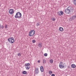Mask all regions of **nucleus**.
I'll list each match as a JSON object with an SVG mask.
<instances>
[{
  "label": "nucleus",
  "mask_w": 76,
  "mask_h": 76,
  "mask_svg": "<svg viewBox=\"0 0 76 76\" xmlns=\"http://www.w3.org/2000/svg\"><path fill=\"white\" fill-rule=\"evenodd\" d=\"M38 46L40 48H41L42 47V45L40 43H39L38 45Z\"/></svg>",
  "instance_id": "obj_18"
},
{
  "label": "nucleus",
  "mask_w": 76,
  "mask_h": 76,
  "mask_svg": "<svg viewBox=\"0 0 76 76\" xmlns=\"http://www.w3.org/2000/svg\"><path fill=\"white\" fill-rule=\"evenodd\" d=\"M22 17V14L20 12H18L16 13L15 15V18H18V19H21Z\"/></svg>",
  "instance_id": "obj_1"
},
{
  "label": "nucleus",
  "mask_w": 76,
  "mask_h": 76,
  "mask_svg": "<svg viewBox=\"0 0 76 76\" xmlns=\"http://www.w3.org/2000/svg\"><path fill=\"white\" fill-rule=\"evenodd\" d=\"M18 56H19V57H20L21 56V53H18Z\"/></svg>",
  "instance_id": "obj_21"
},
{
  "label": "nucleus",
  "mask_w": 76,
  "mask_h": 76,
  "mask_svg": "<svg viewBox=\"0 0 76 76\" xmlns=\"http://www.w3.org/2000/svg\"><path fill=\"white\" fill-rule=\"evenodd\" d=\"M8 27H7V25H5V28H7Z\"/></svg>",
  "instance_id": "obj_27"
},
{
  "label": "nucleus",
  "mask_w": 76,
  "mask_h": 76,
  "mask_svg": "<svg viewBox=\"0 0 76 76\" xmlns=\"http://www.w3.org/2000/svg\"><path fill=\"white\" fill-rule=\"evenodd\" d=\"M50 63H53V59H51L50 60Z\"/></svg>",
  "instance_id": "obj_16"
},
{
  "label": "nucleus",
  "mask_w": 76,
  "mask_h": 76,
  "mask_svg": "<svg viewBox=\"0 0 76 76\" xmlns=\"http://www.w3.org/2000/svg\"><path fill=\"white\" fill-rule=\"evenodd\" d=\"M52 20H53V21H55L56 20V18H53L51 19Z\"/></svg>",
  "instance_id": "obj_22"
},
{
  "label": "nucleus",
  "mask_w": 76,
  "mask_h": 76,
  "mask_svg": "<svg viewBox=\"0 0 76 76\" xmlns=\"http://www.w3.org/2000/svg\"><path fill=\"white\" fill-rule=\"evenodd\" d=\"M8 41L11 44H13L15 42V39L13 37H11L8 39Z\"/></svg>",
  "instance_id": "obj_2"
},
{
  "label": "nucleus",
  "mask_w": 76,
  "mask_h": 76,
  "mask_svg": "<svg viewBox=\"0 0 76 76\" xmlns=\"http://www.w3.org/2000/svg\"><path fill=\"white\" fill-rule=\"evenodd\" d=\"M59 30L60 31H63V28L62 27H60L59 29Z\"/></svg>",
  "instance_id": "obj_13"
},
{
  "label": "nucleus",
  "mask_w": 76,
  "mask_h": 76,
  "mask_svg": "<svg viewBox=\"0 0 76 76\" xmlns=\"http://www.w3.org/2000/svg\"><path fill=\"white\" fill-rule=\"evenodd\" d=\"M59 67L60 69H63L64 67V64L62 62H61L59 64Z\"/></svg>",
  "instance_id": "obj_5"
},
{
  "label": "nucleus",
  "mask_w": 76,
  "mask_h": 76,
  "mask_svg": "<svg viewBox=\"0 0 76 76\" xmlns=\"http://www.w3.org/2000/svg\"><path fill=\"white\" fill-rule=\"evenodd\" d=\"M68 69H69V68H70V66H68Z\"/></svg>",
  "instance_id": "obj_30"
},
{
  "label": "nucleus",
  "mask_w": 76,
  "mask_h": 76,
  "mask_svg": "<svg viewBox=\"0 0 76 76\" xmlns=\"http://www.w3.org/2000/svg\"><path fill=\"white\" fill-rule=\"evenodd\" d=\"M43 63H46V61L45 59L43 60Z\"/></svg>",
  "instance_id": "obj_24"
},
{
  "label": "nucleus",
  "mask_w": 76,
  "mask_h": 76,
  "mask_svg": "<svg viewBox=\"0 0 76 76\" xmlns=\"http://www.w3.org/2000/svg\"><path fill=\"white\" fill-rule=\"evenodd\" d=\"M40 70L42 72H44V67L43 66H42L40 67Z\"/></svg>",
  "instance_id": "obj_11"
},
{
  "label": "nucleus",
  "mask_w": 76,
  "mask_h": 76,
  "mask_svg": "<svg viewBox=\"0 0 76 76\" xmlns=\"http://www.w3.org/2000/svg\"><path fill=\"white\" fill-rule=\"evenodd\" d=\"M71 67L72 68H75L76 67V65L75 64H72L71 65Z\"/></svg>",
  "instance_id": "obj_12"
},
{
  "label": "nucleus",
  "mask_w": 76,
  "mask_h": 76,
  "mask_svg": "<svg viewBox=\"0 0 76 76\" xmlns=\"http://www.w3.org/2000/svg\"><path fill=\"white\" fill-rule=\"evenodd\" d=\"M35 30H31L29 32V37H32V36L35 34Z\"/></svg>",
  "instance_id": "obj_3"
},
{
  "label": "nucleus",
  "mask_w": 76,
  "mask_h": 76,
  "mask_svg": "<svg viewBox=\"0 0 76 76\" xmlns=\"http://www.w3.org/2000/svg\"><path fill=\"white\" fill-rule=\"evenodd\" d=\"M37 62L38 63H40V60H38Z\"/></svg>",
  "instance_id": "obj_29"
},
{
  "label": "nucleus",
  "mask_w": 76,
  "mask_h": 76,
  "mask_svg": "<svg viewBox=\"0 0 76 76\" xmlns=\"http://www.w3.org/2000/svg\"><path fill=\"white\" fill-rule=\"evenodd\" d=\"M57 14L58 15H59V16H61V15H63L64 14V13L63 11H61L60 12H58Z\"/></svg>",
  "instance_id": "obj_10"
},
{
  "label": "nucleus",
  "mask_w": 76,
  "mask_h": 76,
  "mask_svg": "<svg viewBox=\"0 0 76 76\" xmlns=\"http://www.w3.org/2000/svg\"><path fill=\"white\" fill-rule=\"evenodd\" d=\"M47 56H48V54H47V53H45L44 54V56H45V57H47Z\"/></svg>",
  "instance_id": "obj_23"
},
{
  "label": "nucleus",
  "mask_w": 76,
  "mask_h": 76,
  "mask_svg": "<svg viewBox=\"0 0 76 76\" xmlns=\"http://www.w3.org/2000/svg\"><path fill=\"white\" fill-rule=\"evenodd\" d=\"M0 29H4V26L3 25H1L0 24Z\"/></svg>",
  "instance_id": "obj_15"
},
{
  "label": "nucleus",
  "mask_w": 76,
  "mask_h": 76,
  "mask_svg": "<svg viewBox=\"0 0 76 76\" xmlns=\"http://www.w3.org/2000/svg\"><path fill=\"white\" fill-rule=\"evenodd\" d=\"M51 76H55V75L54 74H52L51 75Z\"/></svg>",
  "instance_id": "obj_28"
},
{
  "label": "nucleus",
  "mask_w": 76,
  "mask_h": 76,
  "mask_svg": "<svg viewBox=\"0 0 76 76\" xmlns=\"http://www.w3.org/2000/svg\"><path fill=\"white\" fill-rule=\"evenodd\" d=\"M22 74L24 75H26V74H27V72L24 71L22 72Z\"/></svg>",
  "instance_id": "obj_14"
},
{
  "label": "nucleus",
  "mask_w": 76,
  "mask_h": 76,
  "mask_svg": "<svg viewBox=\"0 0 76 76\" xmlns=\"http://www.w3.org/2000/svg\"><path fill=\"white\" fill-rule=\"evenodd\" d=\"M76 18V16H73L71 17L69 19V21H72V20H73L75 19Z\"/></svg>",
  "instance_id": "obj_6"
},
{
  "label": "nucleus",
  "mask_w": 76,
  "mask_h": 76,
  "mask_svg": "<svg viewBox=\"0 0 76 76\" xmlns=\"http://www.w3.org/2000/svg\"><path fill=\"white\" fill-rule=\"evenodd\" d=\"M67 9V13H68V14H70V10H71V8H70V7H68Z\"/></svg>",
  "instance_id": "obj_8"
},
{
  "label": "nucleus",
  "mask_w": 76,
  "mask_h": 76,
  "mask_svg": "<svg viewBox=\"0 0 76 76\" xmlns=\"http://www.w3.org/2000/svg\"><path fill=\"white\" fill-rule=\"evenodd\" d=\"M9 13L10 15H12L13 13H14V10L12 9H10L9 11Z\"/></svg>",
  "instance_id": "obj_9"
},
{
  "label": "nucleus",
  "mask_w": 76,
  "mask_h": 76,
  "mask_svg": "<svg viewBox=\"0 0 76 76\" xmlns=\"http://www.w3.org/2000/svg\"><path fill=\"white\" fill-rule=\"evenodd\" d=\"M73 2L74 4L76 5V0H74Z\"/></svg>",
  "instance_id": "obj_17"
},
{
  "label": "nucleus",
  "mask_w": 76,
  "mask_h": 76,
  "mask_svg": "<svg viewBox=\"0 0 76 76\" xmlns=\"http://www.w3.org/2000/svg\"><path fill=\"white\" fill-rule=\"evenodd\" d=\"M37 26H39V25H40V23H37L36 24Z\"/></svg>",
  "instance_id": "obj_20"
},
{
  "label": "nucleus",
  "mask_w": 76,
  "mask_h": 76,
  "mask_svg": "<svg viewBox=\"0 0 76 76\" xmlns=\"http://www.w3.org/2000/svg\"><path fill=\"white\" fill-rule=\"evenodd\" d=\"M34 73L36 75L38 74V73H39V69L38 68H37L35 69Z\"/></svg>",
  "instance_id": "obj_7"
},
{
  "label": "nucleus",
  "mask_w": 76,
  "mask_h": 76,
  "mask_svg": "<svg viewBox=\"0 0 76 76\" xmlns=\"http://www.w3.org/2000/svg\"><path fill=\"white\" fill-rule=\"evenodd\" d=\"M49 75H51L53 73V72L51 71H50L49 72Z\"/></svg>",
  "instance_id": "obj_19"
},
{
  "label": "nucleus",
  "mask_w": 76,
  "mask_h": 76,
  "mask_svg": "<svg viewBox=\"0 0 76 76\" xmlns=\"http://www.w3.org/2000/svg\"><path fill=\"white\" fill-rule=\"evenodd\" d=\"M32 42L33 43H35V42H36V41H35V40H32Z\"/></svg>",
  "instance_id": "obj_25"
},
{
  "label": "nucleus",
  "mask_w": 76,
  "mask_h": 76,
  "mask_svg": "<svg viewBox=\"0 0 76 76\" xmlns=\"http://www.w3.org/2000/svg\"><path fill=\"white\" fill-rule=\"evenodd\" d=\"M30 64L28 63L25 64V66L26 70H29L30 68Z\"/></svg>",
  "instance_id": "obj_4"
},
{
  "label": "nucleus",
  "mask_w": 76,
  "mask_h": 76,
  "mask_svg": "<svg viewBox=\"0 0 76 76\" xmlns=\"http://www.w3.org/2000/svg\"><path fill=\"white\" fill-rule=\"evenodd\" d=\"M65 12L66 13V12H67V9H65Z\"/></svg>",
  "instance_id": "obj_26"
}]
</instances>
